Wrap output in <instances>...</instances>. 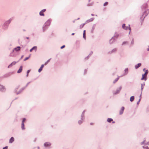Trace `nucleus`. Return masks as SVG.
<instances>
[{
    "label": "nucleus",
    "instance_id": "nucleus-50",
    "mask_svg": "<svg viewBox=\"0 0 149 149\" xmlns=\"http://www.w3.org/2000/svg\"><path fill=\"white\" fill-rule=\"evenodd\" d=\"M48 62H47V61H46V62L45 63V65H46L48 63Z\"/></svg>",
    "mask_w": 149,
    "mask_h": 149
},
{
    "label": "nucleus",
    "instance_id": "nucleus-12",
    "mask_svg": "<svg viewBox=\"0 0 149 149\" xmlns=\"http://www.w3.org/2000/svg\"><path fill=\"white\" fill-rule=\"evenodd\" d=\"M124 109H125V108L124 107H122L121 109V110L120 111L119 113H120V115H121L123 113V111L124 110Z\"/></svg>",
    "mask_w": 149,
    "mask_h": 149
},
{
    "label": "nucleus",
    "instance_id": "nucleus-32",
    "mask_svg": "<svg viewBox=\"0 0 149 149\" xmlns=\"http://www.w3.org/2000/svg\"><path fill=\"white\" fill-rule=\"evenodd\" d=\"M24 89V88H22L21 90H20L19 91V92L17 93H16V94H19Z\"/></svg>",
    "mask_w": 149,
    "mask_h": 149
},
{
    "label": "nucleus",
    "instance_id": "nucleus-11",
    "mask_svg": "<svg viewBox=\"0 0 149 149\" xmlns=\"http://www.w3.org/2000/svg\"><path fill=\"white\" fill-rule=\"evenodd\" d=\"M148 73V70H146L145 74H142V77L141 79V80H143V79H144V76L145 75H146Z\"/></svg>",
    "mask_w": 149,
    "mask_h": 149
},
{
    "label": "nucleus",
    "instance_id": "nucleus-64",
    "mask_svg": "<svg viewBox=\"0 0 149 149\" xmlns=\"http://www.w3.org/2000/svg\"><path fill=\"white\" fill-rule=\"evenodd\" d=\"M23 31H25V30H23Z\"/></svg>",
    "mask_w": 149,
    "mask_h": 149
},
{
    "label": "nucleus",
    "instance_id": "nucleus-38",
    "mask_svg": "<svg viewBox=\"0 0 149 149\" xmlns=\"http://www.w3.org/2000/svg\"><path fill=\"white\" fill-rule=\"evenodd\" d=\"M108 3V2H105L104 4V6H105L107 5Z\"/></svg>",
    "mask_w": 149,
    "mask_h": 149
},
{
    "label": "nucleus",
    "instance_id": "nucleus-45",
    "mask_svg": "<svg viewBox=\"0 0 149 149\" xmlns=\"http://www.w3.org/2000/svg\"><path fill=\"white\" fill-rule=\"evenodd\" d=\"M93 54V52H91L90 54H89V55H90V56H91V55H92V54Z\"/></svg>",
    "mask_w": 149,
    "mask_h": 149
},
{
    "label": "nucleus",
    "instance_id": "nucleus-9",
    "mask_svg": "<svg viewBox=\"0 0 149 149\" xmlns=\"http://www.w3.org/2000/svg\"><path fill=\"white\" fill-rule=\"evenodd\" d=\"M121 88H122L121 86H120L119 88H118V89H117L116 90V91L115 92L113 93V94H116L119 93V92L120 91V90H121Z\"/></svg>",
    "mask_w": 149,
    "mask_h": 149
},
{
    "label": "nucleus",
    "instance_id": "nucleus-16",
    "mask_svg": "<svg viewBox=\"0 0 149 149\" xmlns=\"http://www.w3.org/2000/svg\"><path fill=\"white\" fill-rule=\"evenodd\" d=\"M117 50V49L116 48H114L113 49L111 52H109V53L111 54L112 53H114L116 52Z\"/></svg>",
    "mask_w": 149,
    "mask_h": 149
},
{
    "label": "nucleus",
    "instance_id": "nucleus-43",
    "mask_svg": "<svg viewBox=\"0 0 149 149\" xmlns=\"http://www.w3.org/2000/svg\"><path fill=\"white\" fill-rule=\"evenodd\" d=\"M83 37L85 39H86V36H85V35H83Z\"/></svg>",
    "mask_w": 149,
    "mask_h": 149
},
{
    "label": "nucleus",
    "instance_id": "nucleus-29",
    "mask_svg": "<svg viewBox=\"0 0 149 149\" xmlns=\"http://www.w3.org/2000/svg\"><path fill=\"white\" fill-rule=\"evenodd\" d=\"M128 44V42L127 41H125L122 43V45H125L127 44Z\"/></svg>",
    "mask_w": 149,
    "mask_h": 149
},
{
    "label": "nucleus",
    "instance_id": "nucleus-30",
    "mask_svg": "<svg viewBox=\"0 0 149 149\" xmlns=\"http://www.w3.org/2000/svg\"><path fill=\"white\" fill-rule=\"evenodd\" d=\"M119 77H118L115 80L113 81V83H115L119 79Z\"/></svg>",
    "mask_w": 149,
    "mask_h": 149
},
{
    "label": "nucleus",
    "instance_id": "nucleus-48",
    "mask_svg": "<svg viewBox=\"0 0 149 149\" xmlns=\"http://www.w3.org/2000/svg\"><path fill=\"white\" fill-rule=\"evenodd\" d=\"M51 58H50L48 60H47V62L48 63L50 61V60Z\"/></svg>",
    "mask_w": 149,
    "mask_h": 149
},
{
    "label": "nucleus",
    "instance_id": "nucleus-23",
    "mask_svg": "<svg viewBox=\"0 0 149 149\" xmlns=\"http://www.w3.org/2000/svg\"><path fill=\"white\" fill-rule=\"evenodd\" d=\"M14 139L13 137H11L9 141V142L10 143H12L14 141Z\"/></svg>",
    "mask_w": 149,
    "mask_h": 149
},
{
    "label": "nucleus",
    "instance_id": "nucleus-6",
    "mask_svg": "<svg viewBox=\"0 0 149 149\" xmlns=\"http://www.w3.org/2000/svg\"><path fill=\"white\" fill-rule=\"evenodd\" d=\"M51 143L49 142H47L45 143L44 144V146L45 147H49L50 146Z\"/></svg>",
    "mask_w": 149,
    "mask_h": 149
},
{
    "label": "nucleus",
    "instance_id": "nucleus-51",
    "mask_svg": "<svg viewBox=\"0 0 149 149\" xmlns=\"http://www.w3.org/2000/svg\"><path fill=\"white\" fill-rule=\"evenodd\" d=\"M139 102L138 101V102H137V104H139Z\"/></svg>",
    "mask_w": 149,
    "mask_h": 149
},
{
    "label": "nucleus",
    "instance_id": "nucleus-42",
    "mask_svg": "<svg viewBox=\"0 0 149 149\" xmlns=\"http://www.w3.org/2000/svg\"><path fill=\"white\" fill-rule=\"evenodd\" d=\"M8 147L7 146H5L4 147H3V149H7Z\"/></svg>",
    "mask_w": 149,
    "mask_h": 149
},
{
    "label": "nucleus",
    "instance_id": "nucleus-13",
    "mask_svg": "<svg viewBox=\"0 0 149 149\" xmlns=\"http://www.w3.org/2000/svg\"><path fill=\"white\" fill-rule=\"evenodd\" d=\"M94 19V18H90V19H88L86 20V22L85 24H87L89 23L90 22L92 21Z\"/></svg>",
    "mask_w": 149,
    "mask_h": 149
},
{
    "label": "nucleus",
    "instance_id": "nucleus-19",
    "mask_svg": "<svg viewBox=\"0 0 149 149\" xmlns=\"http://www.w3.org/2000/svg\"><path fill=\"white\" fill-rule=\"evenodd\" d=\"M44 66V65L43 64H42L40 68L39 69L38 71L39 72H40L42 70V68Z\"/></svg>",
    "mask_w": 149,
    "mask_h": 149
},
{
    "label": "nucleus",
    "instance_id": "nucleus-27",
    "mask_svg": "<svg viewBox=\"0 0 149 149\" xmlns=\"http://www.w3.org/2000/svg\"><path fill=\"white\" fill-rule=\"evenodd\" d=\"M21 127L22 130H24L25 129L24 123H22Z\"/></svg>",
    "mask_w": 149,
    "mask_h": 149
},
{
    "label": "nucleus",
    "instance_id": "nucleus-4",
    "mask_svg": "<svg viewBox=\"0 0 149 149\" xmlns=\"http://www.w3.org/2000/svg\"><path fill=\"white\" fill-rule=\"evenodd\" d=\"M20 47L19 46L17 47H16L14 48V49L13 50L12 52L10 54V56H14V55L13 54V53L15 51L18 52L20 50Z\"/></svg>",
    "mask_w": 149,
    "mask_h": 149
},
{
    "label": "nucleus",
    "instance_id": "nucleus-26",
    "mask_svg": "<svg viewBox=\"0 0 149 149\" xmlns=\"http://www.w3.org/2000/svg\"><path fill=\"white\" fill-rule=\"evenodd\" d=\"M134 96H132L130 97V100L131 102H132L134 100Z\"/></svg>",
    "mask_w": 149,
    "mask_h": 149
},
{
    "label": "nucleus",
    "instance_id": "nucleus-47",
    "mask_svg": "<svg viewBox=\"0 0 149 149\" xmlns=\"http://www.w3.org/2000/svg\"><path fill=\"white\" fill-rule=\"evenodd\" d=\"M87 72V70L86 69H85L84 70V74H85Z\"/></svg>",
    "mask_w": 149,
    "mask_h": 149
},
{
    "label": "nucleus",
    "instance_id": "nucleus-59",
    "mask_svg": "<svg viewBox=\"0 0 149 149\" xmlns=\"http://www.w3.org/2000/svg\"><path fill=\"white\" fill-rule=\"evenodd\" d=\"M89 56V55L88 56H87V58H88Z\"/></svg>",
    "mask_w": 149,
    "mask_h": 149
},
{
    "label": "nucleus",
    "instance_id": "nucleus-18",
    "mask_svg": "<svg viewBox=\"0 0 149 149\" xmlns=\"http://www.w3.org/2000/svg\"><path fill=\"white\" fill-rule=\"evenodd\" d=\"M141 63H139L137 65H136L135 66V69H137L139 67L141 66Z\"/></svg>",
    "mask_w": 149,
    "mask_h": 149
},
{
    "label": "nucleus",
    "instance_id": "nucleus-46",
    "mask_svg": "<svg viewBox=\"0 0 149 149\" xmlns=\"http://www.w3.org/2000/svg\"><path fill=\"white\" fill-rule=\"evenodd\" d=\"M85 31H86L85 30H84V31L83 35H85Z\"/></svg>",
    "mask_w": 149,
    "mask_h": 149
},
{
    "label": "nucleus",
    "instance_id": "nucleus-25",
    "mask_svg": "<svg viewBox=\"0 0 149 149\" xmlns=\"http://www.w3.org/2000/svg\"><path fill=\"white\" fill-rule=\"evenodd\" d=\"M144 86H145V83H143V84H141V93H142V91L143 90V88Z\"/></svg>",
    "mask_w": 149,
    "mask_h": 149
},
{
    "label": "nucleus",
    "instance_id": "nucleus-41",
    "mask_svg": "<svg viewBox=\"0 0 149 149\" xmlns=\"http://www.w3.org/2000/svg\"><path fill=\"white\" fill-rule=\"evenodd\" d=\"M128 68H126L125 70V72H128Z\"/></svg>",
    "mask_w": 149,
    "mask_h": 149
},
{
    "label": "nucleus",
    "instance_id": "nucleus-62",
    "mask_svg": "<svg viewBox=\"0 0 149 149\" xmlns=\"http://www.w3.org/2000/svg\"><path fill=\"white\" fill-rule=\"evenodd\" d=\"M79 19V18H78L77 19Z\"/></svg>",
    "mask_w": 149,
    "mask_h": 149
},
{
    "label": "nucleus",
    "instance_id": "nucleus-63",
    "mask_svg": "<svg viewBox=\"0 0 149 149\" xmlns=\"http://www.w3.org/2000/svg\"><path fill=\"white\" fill-rule=\"evenodd\" d=\"M91 124V125H92V123H91V124Z\"/></svg>",
    "mask_w": 149,
    "mask_h": 149
},
{
    "label": "nucleus",
    "instance_id": "nucleus-53",
    "mask_svg": "<svg viewBox=\"0 0 149 149\" xmlns=\"http://www.w3.org/2000/svg\"><path fill=\"white\" fill-rule=\"evenodd\" d=\"M74 33H72V35H74Z\"/></svg>",
    "mask_w": 149,
    "mask_h": 149
},
{
    "label": "nucleus",
    "instance_id": "nucleus-55",
    "mask_svg": "<svg viewBox=\"0 0 149 149\" xmlns=\"http://www.w3.org/2000/svg\"><path fill=\"white\" fill-rule=\"evenodd\" d=\"M91 15H92V16H94V14H91Z\"/></svg>",
    "mask_w": 149,
    "mask_h": 149
},
{
    "label": "nucleus",
    "instance_id": "nucleus-49",
    "mask_svg": "<svg viewBox=\"0 0 149 149\" xmlns=\"http://www.w3.org/2000/svg\"><path fill=\"white\" fill-rule=\"evenodd\" d=\"M29 83H30V82H29L28 83H27V84L26 85V87H27L28 86L29 84Z\"/></svg>",
    "mask_w": 149,
    "mask_h": 149
},
{
    "label": "nucleus",
    "instance_id": "nucleus-56",
    "mask_svg": "<svg viewBox=\"0 0 149 149\" xmlns=\"http://www.w3.org/2000/svg\"><path fill=\"white\" fill-rule=\"evenodd\" d=\"M26 38L27 39H29V37H26Z\"/></svg>",
    "mask_w": 149,
    "mask_h": 149
},
{
    "label": "nucleus",
    "instance_id": "nucleus-31",
    "mask_svg": "<svg viewBox=\"0 0 149 149\" xmlns=\"http://www.w3.org/2000/svg\"><path fill=\"white\" fill-rule=\"evenodd\" d=\"M147 7V6L146 4H144L143 6H142V8H146Z\"/></svg>",
    "mask_w": 149,
    "mask_h": 149
},
{
    "label": "nucleus",
    "instance_id": "nucleus-34",
    "mask_svg": "<svg viewBox=\"0 0 149 149\" xmlns=\"http://www.w3.org/2000/svg\"><path fill=\"white\" fill-rule=\"evenodd\" d=\"M85 24H86L84 23V24H81L80 26V29L82 28Z\"/></svg>",
    "mask_w": 149,
    "mask_h": 149
},
{
    "label": "nucleus",
    "instance_id": "nucleus-3",
    "mask_svg": "<svg viewBox=\"0 0 149 149\" xmlns=\"http://www.w3.org/2000/svg\"><path fill=\"white\" fill-rule=\"evenodd\" d=\"M85 111V110H84L83 111L81 116V120L78 121V123L80 125L83 123L84 119V113Z\"/></svg>",
    "mask_w": 149,
    "mask_h": 149
},
{
    "label": "nucleus",
    "instance_id": "nucleus-60",
    "mask_svg": "<svg viewBox=\"0 0 149 149\" xmlns=\"http://www.w3.org/2000/svg\"><path fill=\"white\" fill-rule=\"evenodd\" d=\"M91 5H89V4H88V6H91Z\"/></svg>",
    "mask_w": 149,
    "mask_h": 149
},
{
    "label": "nucleus",
    "instance_id": "nucleus-10",
    "mask_svg": "<svg viewBox=\"0 0 149 149\" xmlns=\"http://www.w3.org/2000/svg\"><path fill=\"white\" fill-rule=\"evenodd\" d=\"M5 90V87L3 85H0V91H4Z\"/></svg>",
    "mask_w": 149,
    "mask_h": 149
},
{
    "label": "nucleus",
    "instance_id": "nucleus-21",
    "mask_svg": "<svg viewBox=\"0 0 149 149\" xmlns=\"http://www.w3.org/2000/svg\"><path fill=\"white\" fill-rule=\"evenodd\" d=\"M145 141H146L145 140H144L141 143V145L144 144L145 146L148 144L149 146V142H148L147 143H145Z\"/></svg>",
    "mask_w": 149,
    "mask_h": 149
},
{
    "label": "nucleus",
    "instance_id": "nucleus-61",
    "mask_svg": "<svg viewBox=\"0 0 149 149\" xmlns=\"http://www.w3.org/2000/svg\"><path fill=\"white\" fill-rule=\"evenodd\" d=\"M115 123V122H114V121L112 122L113 123Z\"/></svg>",
    "mask_w": 149,
    "mask_h": 149
},
{
    "label": "nucleus",
    "instance_id": "nucleus-1",
    "mask_svg": "<svg viewBox=\"0 0 149 149\" xmlns=\"http://www.w3.org/2000/svg\"><path fill=\"white\" fill-rule=\"evenodd\" d=\"M13 19V17H11L8 20L6 21L2 25V28L4 29H7L8 26L9 24Z\"/></svg>",
    "mask_w": 149,
    "mask_h": 149
},
{
    "label": "nucleus",
    "instance_id": "nucleus-17",
    "mask_svg": "<svg viewBox=\"0 0 149 149\" xmlns=\"http://www.w3.org/2000/svg\"><path fill=\"white\" fill-rule=\"evenodd\" d=\"M22 70V66H21L20 67L19 69L17 71V72L18 73H20Z\"/></svg>",
    "mask_w": 149,
    "mask_h": 149
},
{
    "label": "nucleus",
    "instance_id": "nucleus-28",
    "mask_svg": "<svg viewBox=\"0 0 149 149\" xmlns=\"http://www.w3.org/2000/svg\"><path fill=\"white\" fill-rule=\"evenodd\" d=\"M112 120L113 119L111 118H108L107 120V121L109 123H110Z\"/></svg>",
    "mask_w": 149,
    "mask_h": 149
},
{
    "label": "nucleus",
    "instance_id": "nucleus-8",
    "mask_svg": "<svg viewBox=\"0 0 149 149\" xmlns=\"http://www.w3.org/2000/svg\"><path fill=\"white\" fill-rule=\"evenodd\" d=\"M19 61L17 62L13 61L8 66V68H10L13 65H14L16 64V63H17Z\"/></svg>",
    "mask_w": 149,
    "mask_h": 149
},
{
    "label": "nucleus",
    "instance_id": "nucleus-14",
    "mask_svg": "<svg viewBox=\"0 0 149 149\" xmlns=\"http://www.w3.org/2000/svg\"><path fill=\"white\" fill-rule=\"evenodd\" d=\"M124 29L125 30H127L128 29H129L130 30V31L129 32V34H130V32H131V28L130 27V25H129L128 26H126L124 28Z\"/></svg>",
    "mask_w": 149,
    "mask_h": 149
},
{
    "label": "nucleus",
    "instance_id": "nucleus-35",
    "mask_svg": "<svg viewBox=\"0 0 149 149\" xmlns=\"http://www.w3.org/2000/svg\"><path fill=\"white\" fill-rule=\"evenodd\" d=\"M30 70H27V75H26V77H27L28 76V74L30 72Z\"/></svg>",
    "mask_w": 149,
    "mask_h": 149
},
{
    "label": "nucleus",
    "instance_id": "nucleus-58",
    "mask_svg": "<svg viewBox=\"0 0 149 149\" xmlns=\"http://www.w3.org/2000/svg\"><path fill=\"white\" fill-rule=\"evenodd\" d=\"M38 149H40V148H39V147H38Z\"/></svg>",
    "mask_w": 149,
    "mask_h": 149
},
{
    "label": "nucleus",
    "instance_id": "nucleus-22",
    "mask_svg": "<svg viewBox=\"0 0 149 149\" xmlns=\"http://www.w3.org/2000/svg\"><path fill=\"white\" fill-rule=\"evenodd\" d=\"M37 47L34 46L30 50V52H32L33 50H35V51H36L37 49Z\"/></svg>",
    "mask_w": 149,
    "mask_h": 149
},
{
    "label": "nucleus",
    "instance_id": "nucleus-5",
    "mask_svg": "<svg viewBox=\"0 0 149 149\" xmlns=\"http://www.w3.org/2000/svg\"><path fill=\"white\" fill-rule=\"evenodd\" d=\"M149 13V9H148L146 10L144 13L142 15V17H141V19L142 20L144 19V18Z\"/></svg>",
    "mask_w": 149,
    "mask_h": 149
},
{
    "label": "nucleus",
    "instance_id": "nucleus-36",
    "mask_svg": "<svg viewBox=\"0 0 149 149\" xmlns=\"http://www.w3.org/2000/svg\"><path fill=\"white\" fill-rule=\"evenodd\" d=\"M143 148L144 149H149V148L148 147H144V146H143Z\"/></svg>",
    "mask_w": 149,
    "mask_h": 149
},
{
    "label": "nucleus",
    "instance_id": "nucleus-15",
    "mask_svg": "<svg viewBox=\"0 0 149 149\" xmlns=\"http://www.w3.org/2000/svg\"><path fill=\"white\" fill-rule=\"evenodd\" d=\"M115 40V39L114 37H112L109 41V42L110 44L113 43Z\"/></svg>",
    "mask_w": 149,
    "mask_h": 149
},
{
    "label": "nucleus",
    "instance_id": "nucleus-20",
    "mask_svg": "<svg viewBox=\"0 0 149 149\" xmlns=\"http://www.w3.org/2000/svg\"><path fill=\"white\" fill-rule=\"evenodd\" d=\"M96 26V25L95 24H94L93 25L92 29L91 30V32L92 33H93Z\"/></svg>",
    "mask_w": 149,
    "mask_h": 149
},
{
    "label": "nucleus",
    "instance_id": "nucleus-2",
    "mask_svg": "<svg viewBox=\"0 0 149 149\" xmlns=\"http://www.w3.org/2000/svg\"><path fill=\"white\" fill-rule=\"evenodd\" d=\"M51 21L50 19H49L46 22L45 24L43 25L42 29L43 31H44L46 29V27L47 26H49L50 24Z\"/></svg>",
    "mask_w": 149,
    "mask_h": 149
},
{
    "label": "nucleus",
    "instance_id": "nucleus-24",
    "mask_svg": "<svg viewBox=\"0 0 149 149\" xmlns=\"http://www.w3.org/2000/svg\"><path fill=\"white\" fill-rule=\"evenodd\" d=\"M118 34L117 33H115L114 34V36L113 37L115 39H117L118 38Z\"/></svg>",
    "mask_w": 149,
    "mask_h": 149
},
{
    "label": "nucleus",
    "instance_id": "nucleus-7",
    "mask_svg": "<svg viewBox=\"0 0 149 149\" xmlns=\"http://www.w3.org/2000/svg\"><path fill=\"white\" fill-rule=\"evenodd\" d=\"M46 10L45 9H43L41 10L39 13V15L40 16H44V14L43 13Z\"/></svg>",
    "mask_w": 149,
    "mask_h": 149
},
{
    "label": "nucleus",
    "instance_id": "nucleus-33",
    "mask_svg": "<svg viewBox=\"0 0 149 149\" xmlns=\"http://www.w3.org/2000/svg\"><path fill=\"white\" fill-rule=\"evenodd\" d=\"M134 44V39L133 38L132 39V40L131 42V45H133Z\"/></svg>",
    "mask_w": 149,
    "mask_h": 149
},
{
    "label": "nucleus",
    "instance_id": "nucleus-39",
    "mask_svg": "<svg viewBox=\"0 0 149 149\" xmlns=\"http://www.w3.org/2000/svg\"><path fill=\"white\" fill-rule=\"evenodd\" d=\"M126 27L125 24H123L122 25V28L124 29Z\"/></svg>",
    "mask_w": 149,
    "mask_h": 149
},
{
    "label": "nucleus",
    "instance_id": "nucleus-37",
    "mask_svg": "<svg viewBox=\"0 0 149 149\" xmlns=\"http://www.w3.org/2000/svg\"><path fill=\"white\" fill-rule=\"evenodd\" d=\"M30 57V56H29V57H26L24 59V61H25L26 60H27Z\"/></svg>",
    "mask_w": 149,
    "mask_h": 149
},
{
    "label": "nucleus",
    "instance_id": "nucleus-52",
    "mask_svg": "<svg viewBox=\"0 0 149 149\" xmlns=\"http://www.w3.org/2000/svg\"><path fill=\"white\" fill-rule=\"evenodd\" d=\"M145 70H146V69H145V68H144V69H143V71H145Z\"/></svg>",
    "mask_w": 149,
    "mask_h": 149
},
{
    "label": "nucleus",
    "instance_id": "nucleus-44",
    "mask_svg": "<svg viewBox=\"0 0 149 149\" xmlns=\"http://www.w3.org/2000/svg\"><path fill=\"white\" fill-rule=\"evenodd\" d=\"M65 47V45H63L61 47V49H62L64 48V47Z\"/></svg>",
    "mask_w": 149,
    "mask_h": 149
},
{
    "label": "nucleus",
    "instance_id": "nucleus-54",
    "mask_svg": "<svg viewBox=\"0 0 149 149\" xmlns=\"http://www.w3.org/2000/svg\"><path fill=\"white\" fill-rule=\"evenodd\" d=\"M148 51H149V47L147 49Z\"/></svg>",
    "mask_w": 149,
    "mask_h": 149
},
{
    "label": "nucleus",
    "instance_id": "nucleus-57",
    "mask_svg": "<svg viewBox=\"0 0 149 149\" xmlns=\"http://www.w3.org/2000/svg\"><path fill=\"white\" fill-rule=\"evenodd\" d=\"M140 100H141V99H140L138 101L139 102H140Z\"/></svg>",
    "mask_w": 149,
    "mask_h": 149
},
{
    "label": "nucleus",
    "instance_id": "nucleus-40",
    "mask_svg": "<svg viewBox=\"0 0 149 149\" xmlns=\"http://www.w3.org/2000/svg\"><path fill=\"white\" fill-rule=\"evenodd\" d=\"M25 120H26V118H24L23 119L22 123H24V121H25Z\"/></svg>",
    "mask_w": 149,
    "mask_h": 149
}]
</instances>
